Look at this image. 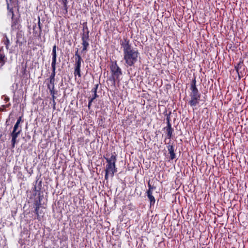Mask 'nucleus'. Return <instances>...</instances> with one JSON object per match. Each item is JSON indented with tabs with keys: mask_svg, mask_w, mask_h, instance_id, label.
Listing matches in <instances>:
<instances>
[{
	"mask_svg": "<svg viewBox=\"0 0 248 248\" xmlns=\"http://www.w3.org/2000/svg\"><path fill=\"white\" fill-rule=\"evenodd\" d=\"M120 44L123 51V60L127 67L134 66L140 59V53L137 48H134L127 38L120 40Z\"/></svg>",
	"mask_w": 248,
	"mask_h": 248,
	"instance_id": "1",
	"label": "nucleus"
},
{
	"mask_svg": "<svg viewBox=\"0 0 248 248\" xmlns=\"http://www.w3.org/2000/svg\"><path fill=\"white\" fill-rule=\"evenodd\" d=\"M111 75L109 78V80L112 83V85L115 87L117 81H120V77L122 75L121 69L118 66L117 61H111L110 65Z\"/></svg>",
	"mask_w": 248,
	"mask_h": 248,
	"instance_id": "2",
	"label": "nucleus"
},
{
	"mask_svg": "<svg viewBox=\"0 0 248 248\" xmlns=\"http://www.w3.org/2000/svg\"><path fill=\"white\" fill-rule=\"evenodd\" d=\"M82 30L81 33V37L82 40V49L81 52H86L89 47V32L87 22H85L82 24Z\"/></svg>",
	"mask_w": 248,
	"mask_h": 248,
	"instance_id": "3",
	"label": "nucleus"
},
{
	"mask_svg": "<svg viewBox=\"0 0 248 248\" xmlns=\"http://www.w3.org/2000/svg\"><path fill=\"white\" fill-rule=\"evenodd\" d=\"M106 159L107 164L106 167V170L111 171V177L114 176V173L117 172V168L116 167V162L117 161V155L115 152L111 154L110 157H106L104 156Z\"/></svg>",
	"mask_w": 248,
	"mask_h": 248,
	"instance_id": "4",
	"label": "nucleus"
},
{
	"mask_svg": "<svg viewBox=\"0 0 248 248\" xmlns=\"http://www.w3.org/2000/svg\"><path fill=\"white\" fill-rule=\"evenodd\" d=\"M189 94L190 100L188 102V105L194 107L197 106L200 102L201 94L198 90H190Z\"/></svg>",
	"mask_w": 248,
	"mask_h": 248,
	"instance_id": "5",
	"label": "nucleus"
},
{
	"mask_svg": "<svg viewBox=\"0 0 248 248\" xmlns=\"http://www.w3.org/2000/svg\"><path fill=\"white\" fill-rule=\"evenodd\" d=\"M42 181H38V179H37L35 182V185H33V190L35 192L33 194V195L34 196V198H39L40 199H42L43 198V195H41L43 193L41 192V189L42 187Z\"/></svg>",
	"mask_w": 248,
	"mask_h": 248,
	"instance_id": "6",
	"label": "nucleus"
},
{
	"mask_svg": "<svg viewBox=\"0 0 248 248\" xmlns=\"http://www.w3.org/2000/svg\"><path fill=\"white\" fill-rule=\"evenodd\" d=\"M59 2L60 4L58 5V12L62 16H67L68 9V0H59Z\"/></svg>",
	"mask_w": 248,
	"mask_h": 248,
	"instance_id": "7",
	"label": "nucleus"
},
{
	"mask_svg": "<svg viewBox=\"0 0 248 248\" xmlns=\"http://www.w3.org/2000/svg\"><path fill=\"white\" fill-rule=\"evenodd\" d=\"M42 199H40V198H34V202H33V206L35 208L34 213L37 216V218L38 220H40V217L39 215V210L40 209V208L41 207V201Z\"/></svg>",
	"mask_w": 248,
	"mask_h": 248,
	"instance_id": "8",
	"label": "nucleus"
},
{
	"mask_svg": "<svg viewBox=\"0 0 248 248\" xmlns=\"http://www.w3.org/2000/svg\"><path fill=\"white\" fill-rule=\"evenodd\" d=\"M82 62H83L82 59L75 61V63L74 65L75 70L74 72L75 76H78L79 78L81 77L80 68Z\"/></svg>",
	"mask_w": 248,
	"mask_h": 248,
	"instance_id": "9",
	"label": "nucleus"
},
{
	"mask_svg": "<svg viewBox=\"0 0 248 248\" xmlns=\"http://www.w3.org/2000/svg\"><path fill=\"white\" fill-rule=\"evenodd\" d=\"M167 148L168 149L169 154H170L169 161L175 159L176 158V155L174 152V146L172 144H171L170 142L168 144Z\"/></svg>",
	"mask_w": 248,
	"mask_h": 248,
	"instance_id": "10",
	"label": "nucleus"
},
{
	"mask_svg": "<svg viewBox=\"0 0 248 248\" xmlns=\"http://www.w3.org/2000/svg\"><path fill=\"white\" fill-rule=\"evenodd\" d=\"M11 31H16L21 30V25L19 23V20L17 18H12Z\"/></svg>",
	"mask_w": 248,
	"mask_h": 248,
	"instance_id": "11",
	"label": "nucleus"
},
{
	"mask_svg": "<svg viewBox=\"0 0 248 248\" xmlns=\"http://www.w3.org/2000/svg\"><path fill=\"white\" fill-rule=\"evenodd\" d=\"M21 132H20L19 130L18 131H13L11 133V136L12 138L11 140V143H12V148H14L15 147V144L17 142L16 139L20 134Z\"/></svg>",
	"mask_w": 248,
	"mask_h": 248,
	"instance_id": "12",
	"label": "nucleus"
},
{
	"mask_svg": "<svg viewBox=\"0 0 248 248\" xmlns=\"http://www.w3.org/2000/svg\"><path fill=\"white\" fill-rule=\"evenodd\" d=\"M164 129L167 131V138L170 139L173 136V133L174 131V129L172 127L171 125H167Z\"/></svg>",
	"mask_w": 248,
	"mask_h": 248,
	"instance_id": "13",
	"label": "nucleus"
},
{
	"mask_svg": "<svg viewBox=\"0 0 248 248\" xmlns=\"http://www.w3.org/2000/svg\"><path fill=\"white\" fill-rule=\"evenodd\" d=\"M57 46L54 45L52 48V62L51 64L56 65L57 63Z\"/></svg>",
	"mask_w": 248,
	"mask_h": 248,
	"instance_id": "14",
	"label": "nucleus"
},
{
	"mask_svg": "<svg viewBox=\"0 0 248 248\" xmlns=\"http://www.w3.org/2000/svg\"><path fill=\"white\" fill-rule=\"evenodd\" d=\"M16 44H19V45H22V42H20V40L23 37L24 33L21 30L16 31Z\"/></svg>",
	"mask_w": 248,
	"mask_h": 248,
	"instance_id": "15",
	"label": "nucleus"
},
{
	"mask_svg": "<svg viewBox=\"0 0 248 248\" xmlns=\"http://www.w3.org/2000/svg\"><path fill=\"white\" fill-rule=\"evenodd\" d=\"M2 42L3 44L5 45L6 49L7 50L9 49V52L12 53L13 52V50L12 49H9V46L10 44V40L6 34L4 35Z\"/></svg>",
	"mask_w": 248,
	"mask_h": 248,
	"instance_id": "16",
	"label": "nucleus"
},
{
	"mask_svg": "<svg viewBox=\"0 0 248 248\" xmlns=\"http://www.w3.org/2000/svg\"><path fill=\"white\" fill-rule=\"evenodd\" d=\"M48 81V83L47 84V86L48 89L50 91H55V79L47 78V79Z\"/></svg>",
	"mask_w": 248,
	"mask_h": 248,
	"instance_id": "17",
	"label": "nucleus"
},
{
	"mask_svg": "<svg viewBox=\"0 0 248 248\" xmlns=\"http://www.w3.org/2000/svg\"><path fill=\"white\" fill-rule=\"evenodd\" d=\"M147 196L150 201V206L154 205L155 202V197L153 196L152 194L151 193L150 191L146 192Z\"/></svg>",
	"mask_w": 248,
	"mask_h": 248,
	"instance_id": "18",
	"label": "nucleus"
},
{
	"mask_svg": "<svg viewBox=\"0 0 248 248\" xmlns=\"http://www.w3.org/2000/svg\"><path fill=\"white\" fill-rule=\"evenodd\" d=\"M189 89L190 90H198L196 85V79L195 77H194L192 79Z\"/></svg>",
	"mask_w": 248,
	"mask_h": 248,
	"instance_id": "19",
	"label": "nucleus"
},
{
	"mask_svg": "<svg viewBox=\"0 0 248 248\" xmlns=\"http://www.w3.org/2000/svg\"><path fill=\"white\" fill-rule=\"evenodd\" d=\"M242 65L241 62L238 63L235 66V69L236 70L239 78H240V75L242 74V72L240 71V69L242 68Z\"/></svg>",
	"mask_w": 248,
	"mask_h": 248,
	"instance_id": "20",
	"label": "nucleus"
},
{
	"mask_svg": "<svg viewBox=\"0 0 248 248\" xmlns=\"http://www.w3.org/2000/svg\"><path fill=\"white\" fill-rule=\"evenodd\" d=\"M51 67H52V72L51 73V75L48 78H52V79H55V75H56V65L51 64Z\"/></svg>",
	"mask_w": 248,
	"mask_h": 248,
	"instance_id": "21",
	"label": "nucleus"
},
{
	"mask_svg": "<svg viewBox=\"0 0 248 248\" xmlns=\"http://www.w3.org/2000/svg\"><path fill=\"white\" fill-rule=\"evenodd\" d=\"M7 60V58L3 53L0 52V62L3 65Z\"/></svg>",
	"mask_w": 248,
	"mask_h": 248,
	"instance_id": "22",
	"label": "nucleus"
},
{
	"mask_svg": "<svg viewBox=\"0 0 248 248\" xmlns=\"http://www.w3.org/2000/svg\"><path fill=\"white\" fill-rule=\"evenodd\" d=\"M49 92H50V93L51 95L52 96V100L53 103H54V106H55V105H56V102H55V100L56 98L55 96V94H57V92L55 91H50Z\"/></svg>",
	"mask_w": 248,
	"mask_h": 248,
	"instance_id": "23",
	"label": "nucleus"
},
{
	"mask_svg": "<svg viewBox=\"0 0 248 248\" xmlns=\"http://www.w3.org/2000/svg\"><path fill=\"white\" fill-rule=\"evenodd\" d=\"M18 130H19L20 132L22 131L21 126L18 125L17 124H16L14 126L13 131H18Z\"/></svg>",
	"mask_w": 248,
	"mask_h": 248,
	"instance_id": "24",
	"label": "nucleus"
},
{
	"mask_svg": "<svg viewBox=\"0 0 248 248\" xmlns=\"http://www.w3.org/2000/svg\"><path fill=\"white\" fill-rule=\"evenodd\" d=\"M148 189L147 190L146 192H148L150 191L151 193H153V190L155 189V187L152 186L150 183V182L148 183Z\"/></svg>",
	"mask_w": 248,
	"mask_h": 248,
	"instance_id": "25",
	"label": "nucleus"
},
{
	"mask_svg": "<svg viewBox=\"0 0 248 248\" xmlns=\"http://www.w3.org/2000/svg\"><path fill=\"white\" fill-rule=\"evenodd\" d=\"M170 114H171V112H170L169 114H166L167 125H171L170 124Z\"/></svg>",
	"mask_w": 248,
	"mask_h": 248,
	"instance_id": "26",
	"label": "nucleus"
},
{
	"mask_svg": "<svg viewBox=\"0 0 248 248\" xmlns=\"http://www.w3.org/2000/svg\"><path fill=\"white\" fill-rule=\"evenodd\" d=\"M80 59H82V58L80 56V55L79 54L78 52V49L75 53V61L80 60Z\"/></svg>",
	"mask_w": 248,
	"mask_h": 248,
	"instance_id": "27",
	"label": "nucleus"
},
{
	"mask_svg": "<svg viewBox=\"0 0 248 248\" xmlns=\"http://www.w3.org/2000/svg\"><path fill=\"white\" fill-rule=\"evenodd\" d=\"M111 171L107 170H105V180H107L108 178V176H111Z\"/></svg>",
	"mask_w": 248,
	"mask_h": 248,
	"instance_id": "28",
	"label": "nucleus"
},
{
	"mask_svg": "<svg viewBox=\"0 0 248 248\" xmlns=\"http://www.w3.org/2000/svg\"><path fill=\"white\" fill-rule=\"evenodd\" d=\"M98 87V84H96L94 87L92 89V92L93 93H97V91Z\"/></svg>",
	"mask_w": 248,
	"mask_h": 248,
	"instance_id": "29",
	"label": "nucleus"
},
{
	"mask_svg": "<svg viewBox=\"0 0 248 248\" xmlns=\"http://www.w3.org/2000/svg\"><path fill=\"white\" fill-rule=\"evenodd\" d=\"M98 97V95L97 93H93V96L92 97H89V98L91 99L93 101L95 98H96Z\"/></svg>",
	"mask_w": 248,
	"mask_h": 248,
	"instance_id": "30",
	"label": "nucleus"
},
{
	"mask_svg": "<svg viewBox=\"0 0 248 248\" xmlns=\"http://www.w3.org/2000/svg\"><path fill=\"white\" fill-rule=\"evenodd\" d=\"M93 102V100H92L91 99L89 98V102H88V108L89 109H90L91 108Z\"/></svg>",
	"mask_w": 248,
	"mask_h": 248,
	"instance_id": "31",
	"label": "nucleus"
},
{
	"mask_svg": "<svg viewBox=\"0 0 248 248\" xmlns=\"http://www.w3.org/2000/svg\"><path fill=\"white\" fill-rule=\"evenodd\" d=\"M22 122V117H19L16 122V124H17L18 125H19L20 123Z\"/></svg>",
	"mask_w": 248,
	"mask_h": 248,
	"instance_id": "32",
	"label": "nucleus"
},
{
	"mask_svg": "<svg viewBox=\"0 0 248 248\" xmlns=\"http://www.w3.org/2000/svg\"><path fill=\"white\" fill-rule=\"evenodd\" d=\"M2 98H3L4 100L6 102H7L9 100V98L6 95L3 96Z\"/></svg>",
	"mask_w": 248,
	"mask_h": 248,
	"instance_id": "33",
	"label": "nucleus"
},
{
	"mask_svg": "<svg viewBox=\"0 0 248 248\" xmlns=\"http://www.w3.org/2000/svg\"><path fill=\"white\" fill-rule=\"evenodd\" d=\"M35 27H36V25L33 26V33H34V34L36 33L35 32V31H34V30H35Z\"/></svg>",
	"mask_w": 248,
	"mask_h": 248,
	"instance_id": "34",
	"label": "nucleus"
},
{
	"mask_svg": "<svg viewBox=\"0 0 248 248\" xmlns=\"http://www.w3.org/2000/svg\"><path fill=\"white\" fill-rule=\"evenodd\" d=\"M40 19H39V21H38V24H39V28L40 31H41V28H40Z\"/></svg>",
	"mask_w": 248,
	"mask_h": 248,
	"instance_id": "35",
	"label": "nucleus"
},
{
	"mask_svg": "<svg viewBox=\"0 0 248 248\" xmlns=\"http://www.w3.org/2000/svg\"><path fill=\"white\" fill-rule=\"evenodd\" d=\"M53 108L54 109H55V105L54 106V103H53Z\"/></svg>",
	"mask_w": 248,
	"mask_h": 248,
	"instance_id": "36",
	"label": "nucleus"
},
{
	"mask_svg": "<svg viewBox=\"0 0 248 248\" xmlns=\"http://www.w3.org/2000/svg\"><path fill=\"white\" fill-rule=\"evenodd\" d=\"M10 104L8 105H7L6 107H9L10 106ZM2 107H6V106L3 105Z\"/></svg>",
	"mask_w": 248,
	"mask_h": 248,
	"instance_id": "37",
	"label": "nucleus"
}]
</instances>
